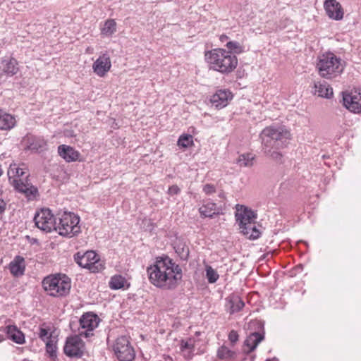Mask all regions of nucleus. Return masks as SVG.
<instances>
[{
    "instance_id": "2f4dec72",
    "label": "nucleus",
    "mask_w": 361,
    "mask_h": 361,
    "mask_svg": "<svg viewBox=\"0 0 361 361\" xmlns=\"http://www.w3.org/2000/svg\"><path fill=\"white\" fill-rule=\"evenodd\" d=\"M230 314H234L240 311L245 306L243 300L237 295H233L229 299Z\"/></svg>"
},
{
    "instance_id": "5701e85b",
    "label": "nucleus",
    "mask_w": 361,
    "mask_h": 361,
    "mask_svg": "<svg viewBox=\"0 0 361 361\" xmlns=\"http://www.w3.org/2000/svg\"><path fill=\"white\" fill-rule=\"evenodd\" d=\"M8 268L13 276L16 277L23 276L25 270V259L20 255L16 256L10 262Z\"/></svg>"
},
{
    "instance_id": "ddd939ff",
    "label": "nucleus",
    "mask_w": 361,
    "mask_h": 361,
    "mask_svg": "<svg viewBox=\"0 0 361 361\" xmlns=\"http://www.w3.org/2000/svg\"><path fill=\"white\" fill-rule=\"evenodd\" d=\"M0 69L1 74L8 77L13 76L19 71L18 62L11 56H5L1 59Z\"/></svg>"
},
{
    "instance_id": "39448f33",
    "label": "nucleus",
    "mask_w": 361,
    "mask_h": 361,
    "mask_svg": "<svg viewBox=\"0 0 361 361\" xmlns=\"http://www.w3.org/2000/svg\"><path fill=\"white\" fill-rule=\"evenodd\" d=\"M44 289L51 296L63 297L67 295L71 288V281L65 274L50 275L42 281Z\"/></svg>"
},
{
    "instance_id": "864d4df0",
    "label": "nucleus",
    "mask_w": 361,
    "mask_h": 361,
    "mask_svg": "<svg viewBox=\"0 0 361 361\" xmlns=\"http://www.w3.org/2000/svg\"><path fill=\"white\" fill-rule=\"evenodd\" d=\"M219 197H221V198H224V194L223 192H221L219 195Z\"/></svg>"
},
{
    "instance_id": "4c0bfd02",
    "label": "nucleus",
    "mask_w": 361,
    "mask_h": 361,
    "mask_svg": "<svg viewBox=\"0 0 361 361\" xmlns=\"http://www.w3.org/2000/svg\"><path fill=\"white\" fill-rule=\"evenodd\" d=\"M38 336L39 338L44 342L52 339L50 329L45 326L44 324L39 327Z\"/></svg>"
},
{
    "instance_id": "f257e3e1",
    "label": "nucleus",
    "mask_w": 361,
    "mask_h": 361,
    "mask_svg": "<svg viewBox=\"0 0 361 361\" xmlns=\"http://www.w3.org/2000/svg\"><path fill=\"white\" fill-rule=\"evenodd\" d=\"M147 272L150 283L164 290L175 289L182 279L181 268L168 256L157 257Z\"/></svg>"
},
{
    "instance_id": "6e6552de",
    "label": "nucleus",
    "mask_w": 361,
    "mask_h": 361,
    "mask_svg": "<svg viewBox=\"0 0 361 361\" xmlns=\"http://www.w3.org/2000/svg\"><path fill=\"white\" fill-rule=\"evenodd\" d=\"M99 317L93 312H86L80 319V336L88 338L93 335L92 331L98 326Z\"/></svg>"
},
{
    "instance_id": "4be33fe9",
    "label": "nucleus",
    "mask_w": 361,
    "mask_h": 361,
    "mask_svg": "<svg viewBox=\"0 0 361 361\" xmlns=\"http://www.w3.org/2000/svg\"><path fill=\"white\" fill-rule=\"evenodd\" d=\"M58 153L67 162L75 161L80 156L78 151L66 145H61L58 147Z\"/></svg>"
},
{
    "instance_id": "473e14b6",
    "label": "nucleus",
    "mask_w": 361,
    "mask_h": 361,
    "mask_svg": "<svg viewBox=\"0 0 361 361\" xmlns=\"http://www.w3.org/2000/svg\"><path fill=\"white\" fill-rule=\"evenodd\" d=\"M126 279L121 275L113 276L109 281V287L113 290H118L124 288Z\"/></svg>"
},
{
    "instance_id": "c756f323",
    "label": "nucleus",
    "mask_w": 361,
    "mask_h": 361,
    "mask_svg": "<svg viewBox=\"0 0 361 361\" xmlns=\"http://www.w3.org/2000/svg\"><path fill=\"white\" fill-rule=\"evenodd\" d=\"M217 357L220 360H234L237 357V353L230 350L227 346L222 345L217 350Z\"/></svg>"
},
{
    "instance_id": "de8ad7c7",
    "label": "nucleus",
    "mask_w": 361,
    "mask_h": 361,
    "mask_svg": "<svg viewBox=\"0 0 361 361\" xmlns=\"http://www.w3.org/2000/svg\"><path fill=\"white\" fill-rule=\"evenodd\" d=\"M228 37L226 35H221L219 37V39L221 42H227Z\"/></svg>"
},
{
    "instance_id": "49530a36",
    "label": "nucleus",
    "mask_w": 361,
    "mask_h": 361,
    "mask_svg": "<svg viewBox=\"0 0 361 361\" xmlns=\"http://www.w3.org/2000/svg\"><path fill=\"white\" fill-rule=\"evenodd\" d=\"M6 209V202L2 199L1 195H0V214L4 212Z\"/></svg>"
},
{
    "instance_id": "09e8293b",
    "label": "nucleus",
    "mask_w": 361,
    "mask_h": 361,
    "mask_svg": "<svg viewBox=\"0 0 361 361\" xmlns=\"http://www.w3.org/2000/svg\"><path fill=\"white\" fill-rule=\"evenodd\" d=\"M26 237L27 239H29L30 240V243L32 244L37 243V240L36 238H30V236H28V235H27Z\"/></svg>"
},
{
    "instance_id": "393cba45",
    "label": "nucleus",
    "mask_w": 361,
    "mask_h": 361,
    "mask_svg": "<svg viewBox=\"0 0 361 361\" xmlns=\"http://www.w3.org/2000/svg\"><path fill=\"white\" fill-rule=\"evenodd\" d=\"M29 173L28 170L23 164L20 166L17 164H12L10 165L8 170V180L11 184L12 180H16V178H20L26 174Z\"/></svg>"
},
{
    "instance_id": "0eeeda50",
    "label": "nucleus",
    "mask_w": 361,
    "mask_h": 361,
    "mask_svg": "<svg viewBox=\"0 0 361 361\" xmlns=\"http://www.w3.org/2000/svg\"><path fill=\"white\" fill-rule=\"evenodd\" d=\"M114 353L119 361H132L135 358V351L128 337L117 338L114 345Z\"/></svg>"
},
{
    "instance_id": "412c9836",
    "label": "nucleus",
    "mask_w": 361,
    "mask_h": 361,
    "mask_svg": "<svg viewBox=\"0 0 361 361\" xmlns=\"http://www.w3.org/2000/svg\"><path fill=\"white\" fill-rule=\"evenodd\" d=\"M0 331L5 333L7 337L18 344L25 343L24 334L20 331L16 326L8 325L0 328Z\"/></svg>"
},
{
    "instance_id": "ea45409f",
    "label": "nucleus",
    "mask_w": 361,
    "mask_h": 361,
    "mask_svg": "<svg viewBox=\"0 0 361 361\" xmlns=\"http://www.w3.org/2000/svg\"><path fill=\"white\" fill-rule=\"evenodd\" d=\"M195 343V339L193 338H190L186 341L182 340L180 342V348L182 352H184L188 350H194Z\"/></svg>"
},
{
    "instance_id": "dca6fc26",
    "label": "nucleus",
    "mask_w": 361,
    "mask_h": 361,
    "mask_svg": "<svg viewBox=\"0 0 361 361\" xmlns=\"http://www.w3.org/2000/svg\"><path fill=\"white\" fill-rule=\"evenodd\" d=\"M232 98V93L229 90H219L211 97L210 102L216 108L221 109L227 106Z\"/></svg>"
},
{
    "instance_id": "a878e982",
    "label": "nucleus",
    "mask_w": 361,
    "mask_h": 361,
    "mask_svg": "<svg viewBox=\"0 0 361 361\" xmlns=\"http://www.w3.org/2000/svg\"><path fill=\"white\" fill-rule=\"evenodd\" d=\"M47 142L40 137H32L28 140L27 149L33 152L39 153L46 149Z\"/></svg>"
},
{
    "instance_id": "37998d69",
    "label": "nucleus",
    "mask_w": 361,
    "mask_h": 361,
    "mask_svg": "<svg viewBox=\"0 0 361 361\" xmlns=\"http://www.w3.org/2000/svg\"><path fill=\"white\" fill-rule=\"evenodd\" d=\"M228 340L232 345H233L238 340V334L236 331L232 330L228 334Z\"/></svg>"
},
{
    "instance_id": "f3484780",
    "label": "nucleus",
    "mask_w": 361,
    "mask_h": 361,
    "mask_svg": "<svg viewBox=\"0 0 361 361\" xmlns=\"http://www.w3.org/2000/svg\"><path fill=\"white\" fill-rule=\"evenodd\" d=\"M199 212L203 217L214 218L223 214V208L221 206L218 207L216 203L208 200L204 201L203 204L199 208Z\"/></svg>"
},
{
    "instance_id": "c9c22d12",
    "label": "nucleus",
    "mask_w": 361,
    "mask_h": 361,
    "mask_svg": "<svg viewBox=\"0 0 361 361\" xmlns=\"http://www.w3.org/2000/svg\"><path fill=\"white\" fill-rule=\"evenodd\" d=\"M254 156L252 154H240L238 159L237 163L240 166H251L253 164Z\"/></svg>"
},
{
    "instance_id": "423d86ee",
    "label": "nucleus",
    "mask_w": 361,
    "mask_h": 361,
    "mask_svg": "<svg viewBox=\"0 0 361 361\" xmlns=\"http://www.w3.org/2000/svg\"><path fill=\"white\" fill-rule=\"evenodd\" d=\"M74 260L80 267L87 269L92 273L100 272L105 268L104 262L92 250L84 253L78 252L74 255Z\"/></svg>"
},
{
    "instance_id": "603ef678",
    "label": "nucleus",
    "mask_w": 361,
    "mask_h": 361,
    "mask_svg": "<svg viewBox=\"0 0 361 361\" xmlns=\"http://www.w3.org/2000/svg\"><path fill=\"white\" fill-rule=\"evenodd\" d=\"M5 340V338L3 335H0V343L4 341Z\"/></svg>"
},
{
    "instance_id": "7ed1b4c3",
    "label": "nucleus",
    "mask_w": 361,
    "mask_h": 361,
    "mask_svg": "<svg viewBox=\"0 0 361 361\" xmlns=\"http://www.w3.org/2000/svg\"><path fill=\"white\" fill-rule=\"evenodd\" d=\"M206 61L209 63L210 69L223 74L233 71L238 65L236 56L229 54L224 49L216 48L205 52Z\"/></svg>"
},
{
    "instance_id": "b1692460",
    "label": "nucleus",
    "mask_w": 361,
    "mask_h": 361,
    "mask_svg": "<svg viewBox=\"0 0 361 361\" xmlns=\"http://www.w3.org/2000/svg\"><path fill=\"white\" fill-rule=\"evenodd\" d=\"M58 215L60 216L59 226H78L80 221V216L71 212L63 211Z\"/></svg>"
},
{
    "instance_id": "a19ab883",
    "label": "nucleus",
    "mask_w": 361,
    "mask_h": 361,
    "mask_svg": "<svg viewBox=\"0 0 361 361\" xmlns=\"http://www.w3.org/2000/svg\"><path fill=\"white\" fill-rule=\"evenodd\" d=\"M56 345L53 339L46 342V351L51 357L56 356Z\"/></svg>"
},
{
    "instance_id": "72a5a7b5",
    "label": "nucleus",
    "mask_w": 361,
    "mask_h": 361,
    "mask_svg": "<svg viewBox=\"0 0 361 361\" xmlns=\"http://www.w3.org/2000/svg\"><path fill=\"white\" fill-rule=\"evenodd\" d=\"M226 47L228 50L226 52H229V54L236 55L240 54L244 51L243 47L236 41H228L226 44Z\"/></svg>"
},
{
    "instance_id": "a18cd8bd",
    "label": "nucleus",
    "mask_w": 361,
    "mask_h": 361,
    "mask_svg": "<svg viewBox=\"0 0 361 361\" xmlns=\"http://www.w3.org/2000/svg\"><path fill=\"white\" fill-rule=\"evenodd\" d=\"M194 350H185L183 353L184 357L187 360H190L192 357V353Z\"/></svg>"
},
{
    "instance_id": "20e7f679",
    "label": "nucleus",
    "mask_w": 361,
    "mask_h": 361,
    "mask_svg": "<svg viewBox=\"0 0 361 361\" xmlns=\"http://www.w3.org/2000/svg\"><path fill=\"white\" fill-rule=\"evenodd\" d=\"M316 68L322 78L331 80L343 72L344 65L340 57L327 51L317 56Z\"/></svg>"
},
{
    "instance_id": "f704fd0d",
    "label": "nucleus",
    "mask_w": 361,
    "mask_h": 361,
    "mask_svg": "<svg viewBox=\"0 0 361 361\" xmlns=\"http://www.w3.org/2000/svg\"><path fill=\"white\" fill-rule=\"evenodd\" d=\"M193 145V137L190 134H182L177 141V145L182 148H188Z\"/></svg>"
},
{
    "instance_id": "c85d7f7f",
    "label": "nucleus",
    "mask_w": 361,
    "mask_h": 361,
    "mask_svg": "<svg viewBox=\"0 0 361 361\" xmlns=\"http://www.w3.org/2000/svg\"><path fill=\"white\" fill-rule=\"evenodd\" d=\"M117 24L114 19H107L101 28V35L111 37L116 32Z\"/></svg>"
},
{
    "instance_id": "58836bf2",
    "label": "nucleus",
    "mask_w": 361,
    "mask_h": 361,
    "mask_svg": "<svg viewBox=\"0 0 361 361\" xmlns=\"http://www.w3.org/2000/svg\"><path fill=\"white\" fill-rule=\"evenodd\" d=\"M206 277L209 283H214L219 279V275L211 266H207Z\"/></svg>"
},
{
    "instance_id": "4468645a",
    "label": "nucleus",
    "mask_w": 361,
    "mask_h": 361,
    "mask_svg": "<svg viewBox=\"0 0 361 361\" xmlns=\"http://www.w3.org/2000/svg\"><path fill=\"white\" fill-rule=\"evenodd\" d=\"M324 7L327 16L335 20H340L343 18V9L336 0H326Z\"/></svg>"
},
{
    "instance_id": "2eb2a0df",
    "label": "nucleus",
    "mask_w": 361,
    "mask_h": 361,
    "mask_svg": "<svg viewBox=\"0 0 361 361\" xmlns=\"http://www.w3.org/2000/svg\"><path fill=\"white\" fill-rule=\"evenodd\" d=\"M111 67V59L106 54L100 56L92 65L94 72L100 77L105 75Z\"/></svg>"
},
{
    "instance_id": "1a4fd4ad",
    "label": "nucleus",
    "mask_w": 361,
    "mask_h": 361,
    "mask_svg": "<svg viewBox=\"0 0 361 361\" xmlns=\"http://www.w3.org/2000/svg\"><path fill=\"white\" fill-rule=\"evenodd\" d=\"M235 216L238 226L255 224L257 219V213L245 205L236 204Z\"/></svg>"
},
{
    "instance_id": "9d476101",
    "label": "nucleus",
    "mask_w": 361,
    "mask_h": 361,
    "mask_svg": "<svg viewBox=\"0 0 361 361\" xmlns=\"http://www.w3.org/2000/svg\"><path fill=\"white\" fill-rule=\"evenodd\" d=\"M29 177L30 173H27L20 178L12 180L11 185L16 191L24 194L30 200L35 197L36 195L38 193V190L30 183Z\"/></svg>"
},
{
    "instance_id": "8fccbe9b",
    "label": "nucleus",
    "mask_w": 361,
    "mask_h": 361,
    "mask_svg": "<svg viewBox=\"0 0 361 361\" xmlns=\"http://www.w3.org/2000/svg\"><path fill=\"white\" fill-rule=\"evenodd\" d=\"M65 135H66V136H68V137L73 136L72 131H67V132H66Z\"/></svg>"
},
{
    "instance_id": "f03ea898",
    "label": "nucleus",
    "mask_w": 361,
    "mask_h": 361,
    "mask_svg": "<svg viewBox=\"0 0 361 361\" xmlns=\"http://www.w3.org/2000/svg\"><path fill=\"white\" fill-rule=\"evenodd\" d=\"M264 154L277 163H282L283 154L279 149L283 148L290 138V132L283 126H271L260 133Z\"/></svg>"
},
{
    "instance_id": "cd10ccee",
    "label": "nucleus",
    "mask_w": 361,
    "mask_h": 361,
    "mask_svg": "<svg viewBox=\"0 0 361 361\" xmlns=\"http://www.w3.org/2000/svg\"><path fill=\"white\" fill-rule=\"evenodd\" d=\"M314 88L319 97L329 99L333 96L332 87L325 81L314 83Z\"/></svg>"
},
{
    "instance_id": "f8f14e48",
    "label": "nucleus",
    "mask_w": 361,
    "mask_h": 361,
    "mask_svg": "<svg viewBox=\"0 0 361 361\" xmlns=\"http://www.w3.org/2000/svg\"><path fill=\"white\" fill-rule=\"evenodd\" d=\"M84 343L79 336L67 338L63 348L65 354L68 357H80L83 354Z\"/></svg>"
},
{
    "instance_id": "3c124183",
    "label": "nucleus",
    "mask_w": 361,
    "mask_h": 361,
    "mask_svg": "<svg viewBox=\"0 0 361 361\" xmlns=\"http://www.w3.org/2000/svg\"><path fill=\"white\" fill-rule=\"evenodd\" d=\"M266 361H279V359L276 357H273L272 359H267Z\"/></svg>"
},
{
    "instance_id": "6ab92c4d",
    "label": "nucleus",
    "mask_w": 361,
    "mask_h": 361,
    "mask_svg": "<svg viewBox=\"0 0 361 361\" xmlns=\"http://www.w3.org/2000/svg\"><path fill=\"white\" fill-rule=\"evenodd\" d=\"M264 338V334L259 332L250 334L244 341L243 352L246 354H249L253 351Z\"/></svg>"
},
{
    "instance_id": "bb28decb",
    "label": "nucleus",
    "mask_w": 361,
    "mask_h": 361,
    "mask_svg": "<svg viewBox=\"0 0 361 361\" xmlns=\"http://www.w3.org/2000/svg\"><path fill=\"white\" fill-rule=\"evenodd\" d=\"M15 125L16 118L14 116L0 109V130H11Z\"/></svg>"
},
{
    "instance_id": "e433bc0d",
    "label": "nucleus",
    "mask_w": 361,
    "mask_h": 361,
    "mask_svg": "<svg viewBox=\"0 0 361 361\" xmlns=\"http://www.w3.org/2000/svg\"><path fill=\"white\" fill-rule=\"evenodd\" d=\"M176 252L179 255L180 259L186 260L189 256V248L183 243L176 244L174 247Z\"/></svg>"
},
{
    "instance_id": "c03bdc74",
    "label": "nucleus",
    "mask_w": 361,
    "mask_h": 361,
    "mask_svg": "<svg viewBox=\"0 0 361 361\" xmlns=\"http://www.w3.org/2000/svg\"><path fill=\"white\" fill-rule=\"evenodd\" d=\"M215 186L212 184H206L203 187V192L206 195H212V193L215 192Z\"/></svg>"
},
{
    "instance_id": "7c9ffc66",
    "label": "nucleus",
    "mask_w": 361,
    "mask_h": 361,
    "mask_svg": "<svg viewBox=\"0 0 361 361\" xmlns=\"http://www.w3.org/2000/svg\"><path fill=\"white\" fill-rule=\"evenodd\" d=\"M240 233L249 240H256L259 238L262 232L257 227H239Z\"/></svg>"
},
{
    "instance_id": "a211bd4d",
    "label": "nucleus",
    "mask_w": 361,
    "mask_h": 361,
    "mask_svg": "<svg viewBox=\"0 0 361 361\" xmlns=\"http://www.w3.org/2000/svg\"><path fill=\"white\" fill-rule=\"evenodd\" d=\"M45 233L56 232L65 238H72L81 232L80 227H39Z\"/></svg>"
},
{
    "instance_id": "79ce46f5",
    "label": "nucleus",
    "mask_w": 361,
    "mask_h": 361,
    "mask_svg": "<svg viewBox=\"0 0 361 361\" xmlns=\"http://www.w3.org/2000/svg\"><path fill=\"white\" fill-rule=\"evenodd\" d=\"M180 189L177 185H173L170 186L168 189L167 193L170 196H173L180 194Z\"/></svg>"
},
{
    "instance_id": "9b49d317",
    "label": "nucleus",
    "mask_w": 361,
    "mask_h": 361,
    "mask_svg": "<svg viewBox=\"0 0 361 361\" xmlns=\"http://www.w3.org/2000/svg\"><path fill=\"white\" fill-rule=\"evenodd\" d=\"M343 105L349 111L361 113V90H354L350 92H343Z\"/></svg>"
},
{
    "instance_id": "aec40b11",
    "label": "nucleus",
    "mask_w": 361,
    "mask_h": 361,
    "mask_svg": "<svg viewBox=\"0 0 361 361\" xmlns=\"http://www.w3.org/2000/svg\"><path fill=\"white\" fill-rule=\"evenodd\" d=\"M35 221V226H46L49 224L55 223V219L51 213V211L49 208H42L40 211L37 212L33 218Z\"/></svg>"
}]
</instances>
